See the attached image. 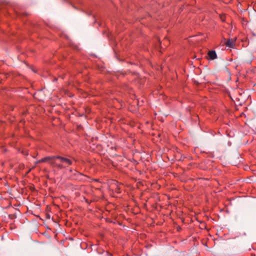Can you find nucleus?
Wrapping results in <instances>:
<instances>
[{
  "mask_svg": "<svg viewBox=\"0 0 256 256\" xmlns=\"http://www.w3.org/2000/svg\"><path fill=\"white\" fill-rule=\"evenodd\" d=\"M52 166L58 170L66 168L72 164V161L67 158L61 156H54Z\"/></svg>",
  "mask_w": 256,
  "mask_h": 256,
  "instance_id": "f257e3e1",
  "label": "nucleus"
},
{
  "mask_svg": "<svg viewBox=\"0 0 256 256\" xmlns=\"http://www.w3.org/2000/svg\"><path fill=\"white\" fill-rule=\"evenodd\" d=\"M72 176L74 179L80 181L86 180L87 178V176L86 175L76 170L74 171V172L72 174Z\"/></svg>",
  "mask_w": 256,
  "mask_h": 256,
  "instance_id": "f03ea898",
  "label": "nucleus"
},
{
  "mask_svg": "<svg viewBox=\"0 0 256 256\" xmlns=\"http://www.w3.org/2000/svg\"><path fill=\"white\" fill-rule=\"evenodd\" d=\"M236 38L235 39H228L225 42V45L228 48H234L236 46Z\"/></svg>",
  "mask_w": 256,
  "mask_h": 256,
  "instance_id": "7ed1b4c3",
  "label": "nucleus"
},
{
  "mask_svg": "<svg viewBox=\"0 0 256 256\" xmlns=\"http://www.w3.org/2000/svg\"><path fill=\"white\" fill-rule=\"evenodd\" d=\"M208 55L210 58L212 60H214L217 58V55L215 50H210L208 53Z\"/></svg>",
  "mask_w": 256,
  "mask_h": 256,
  "instance_id": "20e7f679",
  "label": "nucleus"
},
{
  "mask_svg": "<svg viewBox=\"0 0 256 256\" xmlns=\"http://www.w3.org/2000/svg\"><path fill=\"white\" fill-rule=\"evenodd\" d=\"M54 156H46L42 158V161L44 162H48L50 165L52 166V162L54 160Z\"/></svg>",
  "mask_w": 256,
  "mask_h": 256,
  "instance_id": "39448f33",
  "label": "nucleus"
},
{
  "mask_svg": "<svg viewBox=\"0 0 256 256\" xmlns=\"http://www.w3.org/2000/svg\"><path fill=\"white\" fill-rule=\"evenodd\" d=\"M40 162H44L43 161H42V158L38 160L36 162V164H38V163H40Z\"/></svg>",
  "mask_w": 256,
  "mask_h": 256,
  "instance_id": "423d86ee",
  "label": "nucleus"
},
{
  "mask_svg": "<svg viewBox=\"0 0 256 256\" xmlns=\"http://www.w3.org/2000/svg\"><path fill=\"white\" fill-rule=\"evenodd\" d=\"M232 0H223L224 2L225 3H228L230 2Z\"/></svg>",
  "mask_w": 256,
  "mask_h": 256,
  "instance_id": "0eeeda50",
  "label": "nucleus"
},
{
  "mask_svg": "<svg viewBox=\"0 0 256 256\" xmlns=\"http://www.w3.org/2000/svg\"><path fill=\"white\" fill-rule=\"evenodd\" d=\"M70 172H72V171H73V170H72V169H70Z\"/></svg>",
  "mask_w": 256,
  "mask_h": 256,
  "instance_id": "6e6552de",
  "label": "nucleus"
},
{
  "mask_svg": "<svg viewBox=\"0 0 256 256\" xmlns=\"http://www.w3.org/2000/svg\"><path fill=\"white\" fill-rule=\"evenodd\" d=\"M222 18V21H224V18Z\"/></svg>",
  "mask_w": 256,
  "mask_h": 256,
  "instance_id": "1a4fd4ad",
  "label": "nucleus"
},
{
  "mask_svg": "<svg viewBox=\"0 0 256 256\" xmlns=\"http://www.w3.org/2000/svg\"><path fill=\"white\" fill-rule=\"evenodd\" d=\"M222 18V21H224V18Z\"/></svg>",
  "mask_w": 256,
  "mask_h": 256,
  "instance_id": "9d476101",
  "label": "nucleus"
}]
</instances>
